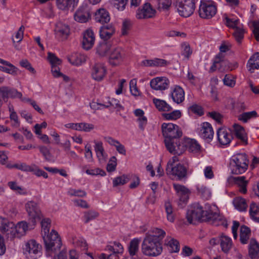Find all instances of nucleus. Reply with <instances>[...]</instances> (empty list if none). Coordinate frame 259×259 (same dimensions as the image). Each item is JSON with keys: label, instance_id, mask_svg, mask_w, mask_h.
Masks as SVG:
<instances>
[{"label": "nucleus", "instance_id": "nucleus-1", "mask_svg": "<svg viewBox=\"0 0 259 259\" xmlns=\"http://www.w3.org/2000/svg\"><path fill=\"white\" fill-rule=\"evenodd\" d=\"M45 244L47 256H51L53 252L59 250L62 245L61 239L58 232L55 230H52L50 232L42 236Z\"/></svg>", "mask_w": 259, "mask_h": 259}, {"label": "nucleus", "instance_id": "nucleus-2", "mask_svg": "<svg viewBox=\"0 0 259 259\" xmlns=\"http://www.w3.org/2000/svg\"><path fill=\"white\" fill-rule=\"evenodd\" d=\"M230 168L232 174L240 175L247 169L249 160L244 153H238L232 156L230 159Z\"/></svg>", "mask_w": 259, "mask_h": 259}, {"label": "nucleus", "instance_id": "nucleus-3", "mask_svg": "<svg viewBox=\"0 0 259 259\" xmlns=\"http://www.w3.org/2000/svg\"><path fill=\"white\" fill-rule=\"evenodd\" d=\"M142 252L149 256H156L160 255L162 251L161 243L154 240L152 237H146L142 244Z\"/></svg>", "mask_w": 259, "mask_h": 259}, {"label": "nucleus", "instance_id": "nucleus-4", "mask_svg": "<svg viewBox=\"0 0 259 259\" xmlns=\"http://www.w3.org/2000/svg\"><path fill=\"white\" fill-rule=\"evenodd\" d=\"M162 134L165 138L164 143L167 146L171 144V140H178L182 136V131L178 125L172 123H163L161 125Z\"/></svg>", "mask_w": 259, "mask_h": 259}, {"label": "nucleus", "instance_id": "nucleus-5", "mask_svg": "<svg viewBox=\"0 0 259 259\" xmlns=\"http://www.w3.org/2000/svg\"><path fill=\"white\" fill-rule=\"evenodd\" d=\"M25 209L28 214V221L30 224L35 226L42 217L38 204L34 201H29L25 204Z\"/></svg>", "mask_w": 259, "mask_h": 259}, {"label": "nucleus", "instance_id": "nucleus-6", "mask_svg": "<svg viewBox=\"0 0 259 259\" xmlns=\"http://www.w3.org/2000/svg\"><path fill=\"white\" fill-rule=\"evenodd\" d=\"M24 254L27 258L36 259L41 255V246L35 240L26 242L23 247Z\"/></svg>", "mask_w": 259, "mask_h": 259}, {"label": "nucleus", "instance_id": "nucleus-7", "mask_svg": "<svg viewBox=\"0 0 259 259\" xmlns=\"http://www.w3.org/2000/svg\"><path fill=\"white\" fill-rule=\"evenodd\" d=\"M217 8L214 3L212 1H201L198 13L203 19H209L213 17L217 13Z\"/></svg>", "mask_w": 259, "mask_h": 259}, {"label": "nucleus", "instance_id": "nucleus-8", "mask_svg": "<svg viewBox=\"0 0 259 259\" xmlns=\"http://www.w3.org/2000/svg\"><path fill=\"white\" fill-rule=\"evenodd\" d=\"M34 226H32L30 223H27L26 221L18 222L11 230V233H9L8 239L12 240L15 238H20L25 235L28 230L32 229Z\"/></svg>", "mask_w": 259, "mask_h": 259}, {"label": "nucleus", "instance_id": "nucleus-9", "mask_svg": "<svg viewBox=\"0 0 259 259\" xmlns=\"http://www.w3.org/2000/svg\"><path fill=\"white\" fill-rule=\"evenodd\" d=\"M179 14L184 17L191 16L195 10V0H181L177 3Z\"/></svg>", "mask_w": 259, "mask_h": 259}, {"label": "nucleus", "instance_id": "nucleus-10", "mask_svg": "<svg viewBox=\"0 0 259 259\" xmlns=\"http://www.w3.org/2000/svg\"><path fill=\"white\" fill-rule=\"evenodd\" d=\"M204 210L199 204H194L188 210L187 219L190 224L194 223L195 221H203Z\"/></svg>", "mask_w": 259, "mask_h": 259}, {"label": "nucleus", "instance_id": "nucleus-11", "mask_svg": "<svg viewBox=\"0 0 259 259\" xmlns=\"http://www.w3.org/2000/svg\"><path fill=\"white\" fill-rule=\"evenodd\" d=\"M165 145L167 150L170 153L179 155L183 153L186 148V144L181 138H178V140L173 139L171 140V144L169 145V146H167L166 143H165Z\"/></svg>", "mask_w": 259, "mask_h": 259}, {"label": "nucleus", "instance_id": "nucleus-12", "mask_svg": "<svg viewBox=\"0 0 259 259\" xmlns=\"http://www.w3.org/2000/svg\"><path fill=\"white\" fill-rule=\"evenodd\" d=\"M166 172L168 175L175 176L179 180L186 178L187 169L186 166L182 164H177L176 166L171 167H166Z\"/></svg>", "mask_w": 259, "mask_h": 259}, {"label": "nucleus", "instance_id": "nucleus-13", "mask_svg": "<svg viewBox=\"0 0 259 259\" xmlns=\"http://www.w3.org/2000/svg\"><path fill=\"white\" fill-rule=\"evenodd\" d=\"M76 21L85 23L91 18L90 9L87 4H83L74 15Z\"/></svg>", "mask_w": 259, "mask_h": 259}, {"label": "nucleus", "instance_id": "nucleus-14", "mask_svg": "<svg viewBox=\"0 0 259 259\" xmlns=\"http://www.w3.org/2000/svg\"><path fill=\"white\" fill-rule=\"evenodd\" d=\"M156 11L153 9L149 3H145L142 7L139 8L136 13V17L138 19H148L154 16Z\"/></svg>", "mask_w": 259, "mask_h": 259}, {"label": "nucleus", "instance_id": "nucleus-15", "mask_svg": "<svg viewBox=\"0 0 259 259\" xmlns=\"http://www.w3.org/2000/svg\"><path fill=\"white\" fill-rule=\"evenodd\" d=\"M199 136L208 142H210L213 137V130L211 125L207 122L201 124L198 132Z\"/></svg>", "mask_w": 259, "mask_h": 259}, {"label": "nucleus", "instance_id": "nucleus-16", "mask_svg": "<svg viewBox=\"0 0 259 259\" xmlns=\"http://www.w3.org/2000/svg\"><path fill=\"white\" fill-rule=\"evenodd\" d=\"M124 52L120 48L111 50L109 55V62L112 66H116L122 63L124 58Z\"/></svg>", "mask_w": 259, "mask_h": 259}, {"label": "nucleus", "instance_id": "nucleus-17", "mask_svg": "<svg viewBox=\"0 0 259 259\" xmlns=\"http://www.w3.org/2000/svg\"><path fill=\"white\" fill-rule=\"evenodd\" d=\"M150 84L151 88L155 90L163 91L168 88L169 81L165 77H157L150 81Z\"/></svg>", "mask_w": 259, "mask_h": 259}, {"label": "nucleus", "instance_id": "nucleus-18", "mask_svg": "<svg viewBox=\"0 0 259 259\" xmlns=\"http://www.w3.org/2000/svg\"><path fill=\"white\" fill-rule=\"evenodd\" d=\"M205 208L203 221L211 222L213 224L220 215L218 212L217 207L215 205L211 206L209 204H206Z\"/></svg>", "mask_w": 259, "mask_h": 259}, {"label": "nucleus", "instance_id": "nucleus-19", "mask_svg": "<svg viewBox=\"0 0 259 259\" xmlns=\"http://www.w3.org/2000/svg\"><path fill=\"white\" fill-rule=\"evenodd\" d=\"M217 134L218 140L222 145L229 144L232 139V136L230 131L224 128L218 129Z\"/></svg>", "mask_w": 259, "mask_h": 259}, {"label": "nucleus", "instance_id": "nucleus-20", "mask_svg": "<svg viewBox=\"0 0 259 259\" xmlns=\"http://www.w3.org/2000/svg\"><path fill=\"white\" fill-rule=\"evenodd\" d=\"M141 64L142 66L145 67H165L169 64V62L164 59L155 58L150 60H144Z\"/></svg>", "mask_w": 259, "mask_h": 259}, {"label": "nucleus", "instance_id": "nucleus-21", "mask_svg": "<svg viewBox=\"0 0 259 259\" xmlns=\"http://www.w3.org/2000/svg\"><path fill=\"white\" fill-rule=\"evenodd\" d=\"M106 72L105 67L103 64L96 63L94 65L92 69V77L97 81H101L104 77Z\"/></svg>", "mask_w": 259, "mask_h": 259}, {"label": "nucleus", "instance_id": "nucleus-22", "mask_svg": "<svg viewBox=\"0 0 259 259\" xmlns=\"http://www.w3.org/2000/svg\"><path fill=\"white\" fill-rule=\"evenodd\" d=\"M95 40L93 31L91 29L87 30L84 33L82 41L83 49L88 50L92 48L94 44Z\"/></svg>", "mask_w": 259, "mask_h": 259}, {"label": "nucleus", "instance_id": "nucleus-23", "mask_svg": "<svg viewBox=\"0 0 259 259\" xmlns=\"http://www.w3.org/2000/svg\"><path fill=\"white\" fill-rule=\"evenodd\" d=\"M94 149L100 162L104 163L108 157V155L105 151L103 144L101 141H94Z\"/></svg>", "mask_w": 259, "mask_h": 259}, {"label": "nucleus", "instance_id": "nucleus-24", "mask_svg": "<svg viewBox=\"0 0 259 259\" xmlns=\"http://www.w3.org/2000/svg\"><path fill=\"white\" fill-rule=\"evenodd\" d=\"M94 17L95 21L101 24L107 23L110 20L109 12L103 8L97 10L95 13Z\"/></svg>", "mask_w": 259, "mask_h": 259}, {"label": "nucleus", "instance_id": "nucleus-25", "mask_svg": "<svg viewBox=\"0 0 259 259\" xmlns=\"http://www.w3.org/2000/svg\"><path fill=\"white\" fill-rule=\"evenodd\" d=\"M67 59L72 65L79 66L85 62L87 57L81 53H73L68 56Z\"/></svg>", "mask_w": 259, "mask_h": 259}, {"label": "nucleus", "instance_id": "nucleus-26", "mask_svg": "<svg viewBox=\"0 0 259 259\" xmlns=\"http://www.w3.org/2000/svg\"><path fill=\"white\" fill-rule=\"evenodd\" d=\"M173 187L180 197V201L184 202L187 201L189 198V190L184 186L178 184H174Z\"/></svg>", "mask_w": 259, "mask_h": 259}, {"label": "nucleus", "instance_id": "nucleus-27", "mask_svg": "<svg viewBox=\"0 0 259 259\" xmlns=\"http://www.w3.org/2000/svg\"><path fill=\"white\" fill-rule=\"evenodd\" d=\"M170 95L173 101L178 104L182 103L185 99L184 91L181 87L178 85L174 88Z\"/></svg>", "mask_w": 259, "mask_h": 259}, {"label": "nucleus", "instance_id": "nucleus-28", "mask_svg": "<svg viewBox=\"0 0 259 259\" xmlns=\"http://www.w3.org/2000/svg\"><path fill=\"white\" fill-rule=\"evenodd\" d=\"M114 32L115 28L111 24L104 25L101 27L99 31L101 38L104 40L109 39Z\"/></svg>", "mask_w": 259, "mask_h": 259}, {"label": "nucleus", "instance_id": "nucleus-29", "mask_svg": "<svg viewBox=\"0 0 259 259\" xmlns=\"http://www.w3.org/2000/svg\"><path fill=\"white\" fill-rule=\"evenodd\" d=\"M234 133L235 137L244 145L247 144V137L244 128L237 124L234 125Z\"/></svg>", "mask_w": 259, "mask_h": 259}, {"label": "nucleus", "instance_id": "nucleus-30", "mask_svg": "<svg viewBox=\"0 0 259 259\" xmlns=\"http://www.w3.org/2000/svg\"><path fill=\"white\" fill-rule=\"evenodd\" d=\"M164 245L168 251L171 252H178L180 250L179 241L171 237H167L165 240Z\"/></svg>", "mask_w": 259, "mask_h": 259}, {"label": "nucleus", "instance_id": "nucleus-31", "mask_svg": "<svg viewBox=\"0 0 259 259\" xmlns=\"http://www.w3.org/2000/svg\"><path fill=\"white\" fill-rule=\"evenodd\" d=\"M220 242L222 250L224 253H228L233 245L231 238L223 234L220 237Z\"/></svg>", "mask_w": 259, "mask_h": 259}, {"label": "nucleus", "instance_id": "nucleus-32", "mask_svg": "<svg viewBox=\"0 0 259 259\" xmlns=\"http://www.w3.org/2000/svg\"><path fill=\"white\" fill-rule=\"evenodd\" d=\"M55 31L57 36L65 39L69 34L70 29L68 25L59 23L56 25Z\"/></svg>", "mask_w": 259, "mask_h": 259}, {"label": "nucleus", "instance_id": "nucleus-33", "mask_svg": "<svg viewBox=\"0 0 259 259\" xmlns=\"http://www.w3.org/2000/svg\"><path fill=\"white\" fill-rule=\"evenodd\" d=\"M251 235V230L246 226L242 225L240 229V241L242 244H246Z\"/></svg>", "mask_w": 259, "mask_h": 259}, {"label": "nucleus", "instance_id": "nucleus-34", "mask_svg": "<svg viewBox=\"0 0 259 259\" xmlns=\"http://www.w3.org/2000/svg\"><path fill=\"white\" fill-rule=\"evenodd\" d=\"M247 66L250 72L259 69V53L256 52L251 56L247 62Z\"/></svg>", "mask_w": 259, "mask_h": 259}, {"label": "nucleus", "instance_id": "nucleus-35", "mask_svg": "<svg viewBox=\"0 0 259 259\" xmlns=\"http://www.w3.org/2000/svg\"><path fill=\"white\" fill-rule=\"evenodd\" d=\"M259 253V243L254 239L250 240L248 246V253L251 258H255Z\"/></svg>", "mask_w": 259, "mask_h": 259}, {"label": "nucleus", "instance_id": "nucleus-36", "mask_svg": "<svg viewBox=\"0 0 259 259\" xmlns=\"http://www.w3.org/2000/svg\"><path fill=\"white\" fill-rule=\"evenodd\" d=\"M14 227V224L9 222L7 219L0 217V231L6 233L8 238L9 233H11V230Z\"/></svg>", "mask_w": 259, "mask_h": 259}, {"label": "nucleus", "instance_id": "nucleus-37", "mask_svg": "<svg viewBox=\"0 0 259 259\" xmlns=\"http://www.w3.org/2000/svg\"><path fill=\"white\" fill-rule=\"evenodd\" d=\"M233 180L235 183L238 186L239 192L243 194L246 193V186L248 182L245 180V177L244 176L236 177L233 178Z\"/></svg>", "mask_w": 259, "mask_h": 259}, {"label": "nucleus", "instance_id": "nucleus-38", "mask_svg": "<svg viewBox=\"0 0 259 259\" xmlns=\"http://www.w3.org/2000/svg\"><path fill=\"white\" fill-rule=\"evenodd\" d=\"M166 235L165 232L159 228H154L151 231V234L147 235L148 237H152L154 240L158 241L159 243H161L162 240Z\"/></svg>", "mask_w": 259, "mask_h": 259}, {"label": "nucleus", "instance_id": "nucleus-39", "mask_svg": "<svg viewBox=\"0 0 259 259\" xmlns=\"http://www.w3.org/2000/svg\"><path fill=\"white\" fill-rule=\"evenodd\" d=\"M106 250L118 255L123 252V247L119 242H114L106 246Z\"/></svg>", "mask_w": 259, "mask_h": 259}, {"label": "nucleus", "instance_id": "nucleus-40", "mask_svg": "<svg viewBox=\"0 0 259 259\" xmlns=\"http://www.w3.org/2000/svg\"><path fill=\"white\" fill-rule=\"evenodd\" d=\"M140 239L134 238L132 239L128 246V252L131 256H134L137 254L139 251V244Z\"/></svg>", "mask_w": 259, "mask_h": 259}, {"label": "nucleus", "instance_id": "nucleus-41", "mask_svg": "<svg viewBox=\"0 0 259 259\" xmlns=\"http://www.w3.org/2000/svg\"><path fill=\"white\" fill-rule=\"evenodd\" d=\"M233 204L235 207L240 211L246 210L247 204L246 200L240 197H237L233 199Z\"/></svg>", "mask_w": 259, "mask_h": 259}, {"label": "nucleus", "instance_id": "nucleus-42", "mask_svg": "<svg viewBox=\"0 0 259 259\" xmlns=\"http://www.w3.org/2000/svg\"><path fill=\"white\" fill-rule=\"evenodd\" d=\"M258 114L255 111L244 112L238 116V120L243 123L247 122L249 120L255 118Z\"/></svg>", "mask_w": 259, "mask_h": 259}, {"label": "nucleus", "instance_id": "nucleus-43", "mask_svg": "<svg viewBox=\"0 0 259 259\" xmlns=\"http://www.w3.org/2000/svg\"><path fill=\"white\" fill-rule=\"evenodd\" d=\"M153 101L159 111H169L171 110V107L164 100L154 98Z\"/></svg>", "mask_w": 259, "mask_h": 259}, {"label": "nucleus", "instance_id": "nucleus-44", "mask_svg": "<svg viewBox=\"0 0 259 259\" xmlns=\"http://www.w3.org/2000/svg\"><path fill=\"white\" fill-rule=\"evenodd\" d=\"M152 3L157 4L160 11L168 10L171 5V0H152Z\"/></svg>", "mask_w": 259, "mask_h": 259}, {"label": "nucleus", "instance_id": "nucleus-45", "mask_svg": "<svg viewBox=\"0 0 259 259\" xmlns=\"http://www.w3.org/2000/svg\"><path fill=\"white\" fill-rule=\"evenodd\" d=\"M165 210L167 214V219L170 222H173L175 220V215L172 205L169 200L165 202Z\"/></svg>", "mask_w": 259, "mask_h": 259}, {"label": "nucleus", "instance_id": "nucleus-46", "mask_svg": "<svg viewBox=\"0 0 259 259\" xmlns=\"http://www.w3.org/2000/svg\"><path fill=\"white\" fill-rule=\"evenodd\" d=\"M249 213L253 220L259 222V208L254 202L251 203L250 205Z\"/></svg>", "mask_w": 259, "mask_h": 259}, {"label": "nucleus", "instance_id": "nucleus-47", "mask_svg": "<svg viewBox=\"0 0 259 259\" xmlns=\"http://www.w3.org/2000/svg\"><path fill=\"white\" fill-rule=\"evenodd\" d=\"M73 243L77 247L82 250L88 249V244L86 241L82 237H75L73 238Z\"/></svg>", "mask_w": 259, "mask_h": 259}, {"label": "nucleus", "instance_id": "nucleus-48", "mask_svg": "<svg viewBox=\"0 0 259 259\" xmlns=\"http://www.w3.org/2000/svg\"><path fill=\"white\" fill-rule=\"evenodd\" d=\"M111 49V45L110 43L104 42L100 44L97 48V52L100 56L105 55Z\"/></svg>", "mask_w": 259, "mask_h": 259}, {"label": "nucleus", "instance_id": "nucleus-49", "mask_svg": "<svg viewBox=\"0 0 259 259\" xmlns=\"http://www.w3.org/2000/svg\"><path fill=\"white\" fill-rule=\"evenodd\" d=\"M6 66L0 65V70L13 75L17 74L18 69L14 65L9 62Z\"/></svg>", "mask_w": 259, "mask_h": 259}, {"label": "nucleus", "instance_id": "nucleus-50", "mask_svg": "<svg viewBox=\"0 0 259 259\" xmlns=\"http://www.w3.org/2000/svg\"><path fill=\"white\" fill-rule=\"evenodd\" d=\"M217 58L218 59V64H221V67H219V70L221 72L224 71L225 70L228 69V65L230 64V62L226 60H225L223 55L220 53L219 55H217Z\"/></svg>", "mask_w": 259, "mask_h": 259}, {"label": "nucleus", "instance_id": "nucleus-51", "mask_svg": "<svg viewBox=\"0 0 259 259\" xmlns=\"http://www.w3.org/2000/svg\"><path fill=\"white\" fill-rule=\"evenodd\" d=\"M51 221L50 219H42L41 222L42 236L50 232Z\"/></svg>", "mask_w": 259, "mask_h": 259}, {"label": "nucleus", "instance_id": "nucleus-52", "mask_svg": "<svg viewBox=\"0 0 259 259\" xmlns=\"http://www.w3.org/2000/svg\"><path fill=\"white\" fill-rule=\"evenodd\" d=\"M99 215V213L94 210H91L85 211L83 216L85 223H88L90 221L96 219Z\"/></svg>", "mask_w": 259, "mask_h": 259}, {"label": "nucleus", "instance_id": "nucleus-53", "mask_svg": "<svg viewBox=\"0 0 259 259\" xmlns=\"http://www.w3.org/2000/svg\"><path fill=\"white\" fill-rule=\"evenodd\" d=\"M8 185L11 189L16 191L19 194L26 195L27 194V191L25 189L19 186L15 182H10Z\"/></svg>", "mask_w": 259, "mask_h": 259}, {"label": "nucleus", "instance_id": "nucleus-54", "mask_svg": "<svg viewBox=\"0 0 259 259\" xmlns=\"http://www.w3.org/2000/svg\"><path fill=\"white\" fill-rule=\"evenodd\" d=\"M33 164L28 165L26 163H19L14 164L12 167L25 172H31Z\"/></svg>", "mask_w": 259, "mask_h": 259}, {"label": "nucleus", "instance_id": "nucleus-55", "mask_svg": "<svg viewBox=\"0 0 259 259\" xmlns=\"http://www.w3.org/2000/svg\"><path fill=\"white\" fill-rule=\"evenodd\" d=\"M67 194L70 196H76L79 197H84L87 195V193L84 190L72 188H70L68 190Z\"/></svg>", "mask_w": 259, "mask_h": 259}, {"label": "nucleus", "instance_id": "nucleus-56", "mask_svg": "<svg viewBox=\"0 0 259 259\" xmlns=\"http://www.w3.org/2000/svg\"><path fill=\"white\" fill-rule=\"evenodd\" d=\"M129 179L125 175H122L115 178L113 180V187H117L119 185H123L128 182Z\"/></svg>", "mask_w": 259, "mask_h": 259}, {"label": "nucleus", "instance_id": "nucleus-57", "mask_svg": "<svg viewBox=\"0 0 259 259\" xmlns=\"http://www.w3.org/2000/svg\"><path fill=\"white\" fill-rule=\"evenodd\" d=\"M244 30L242 29L240 26L236 27L234 29L233 32V35L236 40V41L240 43L244 37Z\"/></svg>", "mask_w": 259, "mask_h": 259}, {"label": "nucleus", "instance_id": "nucleus-58", "mask_svg": "<svg viewBox=\"0 0 259 259\" xmlns=\"http://www.w3.org/2000/svg\"><path fill=\"white\" fill-rule=\"evenodd\" d=\"M189 144V151L193 153H197L200 150V146L197 142L194 140H189L188 142Z\"/></svg>", "mask_w": 259, "mask_h": 259}, {"label": "nucleus", "instance_id": "nucleus-59", "mask_svg": "<svg viewBox=\"0 0 259 259\" xmlns=\"http://www.w3.org/2000/svg\"><path fill=\"white\" fill-rule=\"evenodd\" d=\"M181 116V113L179 110H175L170 113L163 114V116L167 120H176Z\"/></svg>", "mask_w": 259, "mask_h": 259}, {"label": "nucleus", "instance_id": "nucleus-60", "mask_svg": "<svg viewBox=\"0 0 259 259\" xmlns=\"http://www.w3.org/2000/svg\"><path fill=\"white\" fill-rule=\"evenodd\" d=\"M130 91L132 94L135 96H139L140 94V91H139L137 87V80L136 79H133L130 82Z\"/></svg>", "mask_w": 259, "mask_h": 259}, {"label": "nucleus", "instance_id": "nucleus-61", "mask_svg": "<svg viewBox=\"0 0 259 259\" xmlns=\"http://www.w3.org/2000/svg\"><path fill=\"white\" fill-rule=\"evenodd\" d=\"M224 84L230 87H233L235 84V80L231 74H226L223 79Z\"/></svg>", "mask_w": 259, "mask_h": 259}, {"label": "nucleus", "instance_id": "nucleus-62", "mask_svg": "<svg viewBox=\"0 0 259 259\" xmlns=\"http://www.w3.org/2000/svg\"><path fill=\"white\" fill-rule=\"evenodd\" d=\"M116 160V158L115 156L110 158L106 167V169L108 172H112L115 170L117 165Z\"/></svg>", "mask_w": 259, "mask_h": 259}, {"label": "nucleus", "instance_id": "nucleus-63", "mask_svg": "<svg viewBox=\"0 0 259 259\" xmlns=\"http://www.w3.org/2000/svg\"><path fill=\"white\" fill-rule=\"evenodd\" d=\"M226 24L227 26L236 29V27H239L238 26L239 21L238 19H231L227 17L225 18Z\"/></svg>", "mask_w": 259, "mask_h": 259}, {"label": "nucleus", "instance_id": "nucleus-64", "mask_svg": "<svg viewBox=\"0 0 259 259\" xmlns=\"http://www.w3.org/2000/svg\"><path fill=\"white\" fill-rule=\"evenodd\" d=\"M48 58L51 65H60L61 63V60L56 57L54 54L49 52Z\"/></svg>", "mask_w": 259, "mask_h": 259}]
</instances>
